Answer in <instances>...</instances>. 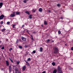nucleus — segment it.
Here are the masks:
<instances>
[{"label":"nucleus","mask_w":73,"mask_h":73,"mask_svg":"<svg viewBox=\"0 0 73 73\" xmlns=\"http://www.w3.org/2000/svg\"><path fill=\"white\" fill-rule=\"evenodd\" d=\"M57 7H60V6H61V5H60V4L58 3V4L57 5Z\"/></svg>","instance_id":"23"},{"label":"nucleus","mask_w":73,"mask_h":73,"mask_svg":"<svg viewBox=\"0 0 73 73\" xmlns=\"http://www.w3.org/2000/svg\"><path fill=\"white\" fill-rule=\"evenodd\" d=\"M38 11L39 12H42V8H40L38 9Z\"/></svg>","instance_id":"11"},{"label":"nucleus","mask_w":73,"mask_h":73,"mask_svg":"<svg viewBox=\"0 0 73 73\" xmlns=\"http://www.w3.org/2000/svg\"><path fill=\"white\" fill-rule=\"evenodd\" d=\"M65 45H66V46H67V44H65Z\"/></svg>","instance_id":"49"},{"label":"nucleus","mask_w":73,"mask_h":73,"mask_svg":"<svg viewBox=\"0 0 73 73\" xmlns=\"http://www.w3.org/2000/svg\"><path fill=\"white\" fill-rule=\"evenodd\" d=\"M58 33L59 35H60V34H61V31H58Z\"/></svg>","instance_id":"24"},{"label":"nucleus","mask_w":73,"mask_h":73,"mask_svg":"<svg viewBox=\"0 0 73 73\" xmlns=\"http://www.w3.org/2000/svg\"><path fill=\"white\" fill-rule=\"evenodd\" d=\"M3 17H4V16L3 15H1L0 16V20H2V19H3Z\"/></svg>","instance_id":"9"},{"label":"nucleus","mask_w":73,"mask_h":73,"mask_svg":"<svg viewBox=\"0 0 73 73\" xmlns=\"http://www.w3.org/2000/svg\"><path fill=\"white\" fill-rule=\"evenodd\" d=\"M60 19H62H62H63V18H62V17L61 18H60Z\"/></svg>","instance_id":"47"},{"label":"nucleus","mask_w":73,"mask_h":73,"mask_svg":"<svg viewBox=\"0 0 73 73\" xmlns=\"http://www.w3.org/2000/svg\"><path fill=\"white\" fill-rule=\"evenodd\" d=\"M47 24H48L47 22L45 21L44 22V25H47Z\"/></svg>","instance_id":"20"},{"label":"nucleus","mask_w":73,"mask_h":73,"mask_svg":"<svg viewBox=\"0 0 73 73\" xmlns=\"http://www.w3.org/2000/svg\"><path fill=\"white\" fill-rule=\"evenodd\" d=\"M12 50V48H10L9 49V51H11V50Z\"/></svg>","instance_id":"31"},{"label":"nucleus","mask_w":73,"mask_h":73,"mask_svg":"<svg viewBox=\"0 0 73 73\" xmlns=\"http://www.w3.org/2000/svg\"><path fill=\"white\" fill-rule=\"evenodd\" d=\"M25 13H27V15H28L30 14L29 13V12L28 11H26L25 12Z\"/></svg>","instance_id":"19"},{"label":"nucleus","mask_w":73,"mask_h":73,"mask_svg":"<svg viewBox=\"0 0 73 73\" xmlns=\"http://www.w3.org/2000/svg\"><path fill=\"white\" fill-rule=\"evenodd\" d=\"M25 26V25H23L22 26V28H24V26Z\"/></svg>","instance_id":"39"},{"label":"nucleus","mask_w":73,"mask_h":73,"mask_svg":"<svg viewBox=\"0 0 73 73\" xmlns=\"http://www.w3.org/2000/svg\"><path fill=\"white\" fill-rule=\"evenodd\" d=\"M71 50H73V46L71 47Z\"/></svg>","instance_id":"35"},{"label":"nucleus","mask_w":73,"mask_h":73,"mask_svg":"<svg viewBox=\"0 0 73 73\" xmlns=\"http://www.w3.org/2000/svg\"><path fill=\"white\" fill-rule=\"evenodd\" d=\"M36 32H35V31H34L33 32V34H34V35H35V34H36Z\"/></svg>","instance_id":"30"},{"label":"nucleus","mask_w":73,"mask_h":73,"mask_svg":"<svg viewBox=\"0 0 73 73\" xmlns=\"http://www.w3.org/2000/svg\"><path fill=\"white\" fill-rule=\"evenodd\" d=\"M23 2H24V3H27V1H26V0H25L23 1Z\"/></svg>","instance_id":"27"},{"label":"nucleus","mask_w":73,"mask_h":73,"mask_svg":"<svg viewBox=\"0 0 73 73\" xmlns=\"http://www.w3.org/2000/svg\"><path fill=\"white\" fill-rule=\"evenodd\" d=\"M29 17L30 19H32V15H31L30 14H29Z\"/></svg>","instance_id":"15"},{"label":"nucleus","mask_w":73,"mask_h":73,"mask_svg":"<svg viewBox=\"0 0 73 73\" xmlns=\"http://www.w3.org/2000/svg\"><path fill=\"white\" fill-rule=\"evenodd\" d=\"M24 31L26 33H29V35H30V34H29V31L27 29H26L24 30Z\"/></svg>","instance_id":"12"},{"label":"nucleus","mask_w":73,"mask_h":73,"mask_svg":"<svg viewBox=\"0 0 73 73\" xmlns=\"http://www.w3.org/2000/svg\"><path fill=\"white\" fill-rule=\"evenodd\" d=\"M15 25H13V28H15Z\"/></svg>","instance_id":"34"},{"label":"nucleus","mask_w":73,"mask_h":73,"mask_svg":"<svg viewBox=\"0 0 73 73\" xmlns=\"http://www.w3.org/2000/svg\"><path fill=\"white\" fill-rule=\"evenodd\" d=\"M13 13V14H11L10 15V17H13L15 16V12H14Z\"/></svg>","instance_id":"4"},{"label":"nucleus","mask_w":73,"mask_h":73,"mask_svg":"<svg viewBox=\"0 0 73 73\" xmlns=\"http://www.w3.org/2000/svg\"><path fill=\"white\" fill-rule=\"evenodd\" d=\"M48 12H50V10H48Z\"/></svg>","instance_id":"46"},{"label":"nucleus","mask_w":73,"mask_h":73,"mask_svg":"<svg viewBox=\"0 0 73 73\" xmlns=\"http://www.w3.org/2000/svg\"><path fill=\"white\" fill-rule=\"evenodd\" d=\"M32 54H33V52H32Z\"/></svg>","instance_id":"52"},{"label":"nucleus","mask_w":73,"mask_h":73,"mask_svg":"<svg viewBox=\"0 0 73 73\" xmlns=\"http://www.w3.org/2000/svg\"><path fill=\"white\" fill-rule=\"evenodd\" d=\"M5 30H6V29H2L1 30V31L3 32L4 35L5 34Z\"/></svg>","instance_id":"5"},{"label":"nucleus","mask_w":73,"mask_h":73,"mask_svg":"<svg viewBox=\"0 0 73 73\" xmlns=\"http://www.w3.org/2000/svg\"><path fill=\"white\" fill-rule=\"evenodd\" d=\"M40 51L41 52L42 51V50H43V49L42 48L40 47Z\"/></svg>","instance_id":"18"},{"label":"nucleus","mask_w":73,"mask_h":73,"mask_svg":"<svg viewBox=\"0 0 73 73\" xmlns=\"http://www.w3.org/2000/svg\"><path fill=\"white\" fill-rule=\"evenodd\" d=\"M57 72V70L55 69L53 71V73H56Z\"/></svg>","instance_id":"16"},{"label":"nucleus","mask_w":73,"mask_h":73,"mask_svg":"<svg viewBox=\"0 0 73 73\" xmlns=\"http://www.w3.org/2000/svg\"><path fill=\"white\" fill-rule=\"evenodd\" d=\"M58 70L59 72H61L62 70H61V68H60V66H58Z\"/></svg>","instance_id":"7"},{"label":"nucleus","mask_w":73,"mask_h":73,"mask_svg":"<svg viewBox=\"0 0 73 73\" xmlns=\"http://www.w3.org/2000/svg\"><path fill=\"white\" fill-rule=\"evenodd\" d=\"M52 42H54V40H52L51 41Z\"/></svg>","instance_id":"48"},{"label":"nucleus","mask_w":73,"mask_h":73,"mask_svg":"<svg viewBox=\"0 0 73 73\" xmlns=\"http://www.w3.org/2000/svg\"><path fill=\"white\" fill-rule=\"evenodd\" d=\"M31 60V58H28V59H27V61H29Z\"/></svg>","instance_id":"26"},{"label":"nucleus","mask_w":73,"mask_h":73,"mask_svg":"<svg viewBox=\"0 0 73 73\" xmlns=\"http://www.w3.org/2000/svg\"><path fill=\"white\" fill-rule=\"evenodd\" d=\"M15 73H21V72L19 71L18 68L17 67H16L15 68Z\"/></svg>","instance_id":"2"},{"label":"nucleus","mask_w":73,"mask_h":73,"mask_svg":"<svg viewBox=\"0 0 73 73\" xmlns=\"http://www.w3.org/2000/svg\"><path fill=\"white\" fill-rule=\"evenodd\" d=\"M4 49V47H2L1 49L3 50V49Z\"/></svg>","instance_id":"37"},{"label":"nucleus","mask_w":73,"mask_h":73,"mask_svg":"<svg viewBox=\"0 0 73 73\" xmlns=\"http://www.w3.org/2000/svg\"><path fill=\"white\" fill-rule=\"evenodd\" d=\"M41 27H43V25H41Z\"/></svg>","instance_id":"50"},{"label":"nucleus","mask_w":73,"mask_h":73,"mask_svg":"<svg viewBox=\"0 0 73 73\" xmlns=\"http://www.w3.org/2000/svg\"><path fill=\"white\" fill-rule=\"evenodd\" d=\"M14 67H15V66L13 65H12L11 66H9V69L10 73H13V72H14V71H12L11 70L12 69H14Z\"/></svg>","instance_id":"1"},{"label":"nucleus","mask_w":73,"mask_h":73,"mask_svg":"<svg viewBox=\"0 0 73 73\" xmlns=\"http://www.w3.org/2000/svg\"><path fill=\"white\" fill-rule=\"evenodd\" d=\"M0 43H1V41H0Z\"/></svg>","instance_id":"51"},{"label":"nucleus","mask_w":73,"mask_h":73,"mask_svg":"<svg viewBox=\"0 0 73 73\" xmlns=\"http://www.w3.org/2000/svg\"><path fill=\"white\" fill-rule=\"evenodd\" d=\"M51 41V40L49 39L47 40V41L48 42H49V41Z\"/></svg>","instance_id":"25"},{"label":"nucleus","mask_w":73,"mask_h":73,"mask_svg":"<svg viewBox=\"0 0 73 73\" xmlns=\"http://www.w3.org/2000/svg\"><path fill=\"white\" fill-rule=\"evenodd\" d=\"M31 40H34V39H33V37L32 38Z\"/></svg>","instance_id":"43"},{"label":"nucleus","mask_w":73,"mask_h":73,"mask_svg":"<svg viewBox=\"0 0 73 73\" xmlns=\"http://www.w3.org/2000/svg\"><path fill=\"white\" fill-rule=\"evenodd\" d=\"M46 73V71H44L42 73Z\"/></svg>","instance_id":"40"},{"label":"nucleus","mask_w":73,"mask_h":73,"mask_svg":"<svg viewBox=\"0 0 73 73\" xmlns=\"http://www.w3.org/2000/svg\"><path fill=\"white\" fill-rule=\"evenodd\" d=\"M17 64H20V62H17Z\"/></svg>","instance_id":"38"},{"label":"nucleus","mask_w":73,"mask_h":73,"mask_svg":"<svg viewBox=\"0 0 73 73\" xmlns=\"http://www.w3.org/2000/svg\"><path fill=\"white\" fill-rule=\"evenodd\" d=\"M25 48H27V47H28V46H25Z\"/></svg>","instance_id":"44"},{"label":"nucleus","mask_w":73,"mask_h":73,"mask_svg":"<svg viewBox=\"0 0 73 73\" xmlns=\"http://www.w3.org/2000/svg\"><path fill=\"white\" fill-rule=\"evenodd\" d=\"M1 24H3V21H1Z\"/></svg>","instance_id":"33"},{"label":"nucleus","mask_w":73,"mask_h":73,"mask_svg":"<svg viewBox=\"0 0 73 73\" xmlns=\"http://www.w3.org/2000/svg\"><path fill=\"white\" fill-rule=\"evenodd\" d=\"M7 39H6V41H7Z\"/></svg>","instance_id":"53"},{"label":"nucleus","mask_w":73,"mask_h":73,"mask_svg":"<svg viewBox=\"0 0 73 73\" xmlns=\"http://www.w3.org/2000/svg\"><path fill=\"white\" fill-rule=\"evenodd\" d=\"M22 70L23 71H25V70L26 69V66H24L22 68Z\"/></svg>","instance_id":"8"},{"label":"nucleus","mask_w":73,"mask_h":73,"mask_svg":"<svg viewBox=\"0 0 73 73\" xmlns=\"http://www.w3.org/2000/svg\"><path fill=\"white\" fill-rule=\"evenodd\" d=\"M16 15H20V12L19 11H17L16 12Z\"/></svg>","instance_id":"14"},{"label":"nucleus","mask_w":73,"mask_h":73,"mask_svg":"<svg viewBox=\"0 0 73 73\" xmlns=\"http://www.w3.org/2000/svg\"><path fill=\"white\" fill-rule=\"evenodd\" d=\"M27 65V66H29V64L28 62H26Z\"/></svg>","instance_id":"21"},{"label":"nucleus","mask_w":73,"mask_h":73,"mask_svg":"<svg viewBox=\"0 0 73 73\" xmlns=\"http://www.w3.org/2000/svg\"><path fill=\"white\" fill-rule=\"evenodd\" d=\"M21 39L23 41H26L27 40V39L23 36L21 37Z\"/></svg>","instance_id":"6"},{"label":"nucleus","mask_w":73,"mask_h":73,"mask_svg":"<svg viewBox=\"0 0 73 73\" xmlns=\"http://www.w3.org/2000/svg\"><path fill=\"white\" fill-rule=\"evenodd\" d=\"M33 12H36V10H33Z\"/></svg>","instance_id":"41"},{"label":"nucleus","mask_w":73,"mask_h":73,"mask_svg":"<svg viewBox=\"0 0 73 73\" xmlns=\"http://www.w3.org/2000/svg\"><path fill=\"white\" fill-rule=\"evenodd\" d=\"M18 47L19 48H20V49H22V48H23V46L19 45L18 46Z\"/></svg>","instance_id":"22"},{"label":"nucleus","mask_w":73,"mask_h":73,"mask_svg":"<svg viewBox=\"0 0 73 73\" xmlns=\"http://www.w3.org/2000/svg\"><path fill=\"white\" fill-rule=\"evenodd\" d=\"M9 59H10V61H11L12 62H13V60H12V59H11L10 58H9Z\"/></svg>","instance_id":"29"},{"label":"nucleus","mask_w":73,"mask_h":73,"mask_svg":"<svg viewBox=\"0 0 73 73\" xmlns=\"http://www.w3.org/2000/svg\"><path fill=\"white\" fill-rule=\"evenodd\" d=\"M30 36L32 38L33 37V36H32V35H30Z\"/></svg>","instance_id":"42"},{"label":"nucleus","mask_w":73,"mask_h":73,"mask_svg":"<svg viewBox=\"0 0 73 73\" xmlns=\"http://www.w3.org/2000/svg\"><path fill=\"white\" fill-rule=\"evenodd\" d=\"M3 3H0V8H1L3 7Z\"/></svg>","instance_id":"13"},{"label":"nucleus","mask_w":73,"mask_h":73,"mask_svg":"<svg viewBox=\"0 0 73 73\" xmlns=\"http://www.w3.org/2000/svg\"><path fill=\"white\" fill-rule=\"evenodd\" d=\"M52 65H53V66H54V65H56V63H55V62H52Z\"/></svg>","instance_id":"17"},{"label":"nucleus","mask_w":73,"mask_h":73,"mask_svg":"<svg viewBox=\"0 0 73 73\" xmlns=\"http://www.w3.org/2000/svg\"><path fill=\"white\" fill-rule=\"evenodd\" d=\"M6 63L7 66H9V62L8 61H6Z\"/></svg>","instance_id":"10"},{"label":"nucleus","mask_w":73,"mask_h":73,"mask_svg":"<svg viewBox=\"0 0 73 73\" xmlns=\"http://www.w3.org/2000/svg\"><path fill=\"white\" fill-rule=\"evenodd\" d=\"M58 52V49L56 48H54V53L56 54Z\"/></svg>","instance_id":"3"},{"label":"nucleus","mask_w":73,"mask_h":73,"mask_svg":"<svg viewBox=\"0 0 73 73\" xmlns=\"http://www.w3.org/2000/svg\"><path fill=\"white\" fill-rule=\"evenodd\" d=\"M10 24V22H8L7 23V25H9V24Z\"/></svg>","instance_id":"28"},{"label":"nucleus","mask_w":73,"mask_h":73,"mask_svg":"<svg viewBox=\"0 0 73 73\" xmlns=\"http://www.w3.org/2000/svg\"><path fill=\"white\" fill-rule=\"evenodd\" d=\"M1 27V26H0V28Z\"/></svg>","instance_id":"54"},{"label":"nucleus","mask_w":73,"mask_h":73,"mask_svg":"<svg viewBox=\"0 0 73 73\" xmlns=\"http://www.w3.org/2000/svg\"><path fill=\"white\" fill-rule=\"evenodd\" d=\"M16 43H18L19 42V40H17V41L16 42Z\"/></svg>","instance_id":"36"},{"label":"nucleus","mask_w":73,"mask_h":73,"mask_svg":"<svg viewBox=\"0 0 73 73\" xmlns=\"http://www.w3.org/2000/svg\"><path fill=\"white\" fill-rule=\"evenodd\" d=\"M59 73H62V71H61V72H59Z\"/></svg>","instance_id":"45"},{"label":"nucleus","mask_w":73,"mask_h":73,"mask_svg":"<svg viewBox=\"0 0 73 73\" xmlns=\"http://www.w3.org/2000/svg\"><path fill=\"white\" fill-rule=\"evenodd\" d=\"M33 53H36V51L35 50H34L33 52Z\"/></svg>","instance_id":"32"}]
</instances>
